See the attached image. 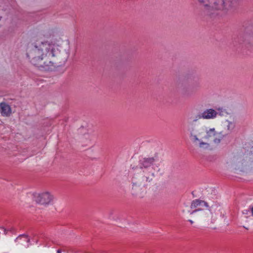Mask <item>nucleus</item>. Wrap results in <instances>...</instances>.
<instances>
[{
    "mask_svg": "<svg viewBox=\"0 0 253 253\" xmlns=\"http://www.w3.org/2000/svg\"><path fill=\"white\" fill-rule=\"evenodd\" d=\"M199 3L210 15H222L227 13L239 2L237 0H198Z\"/></svg>",
    "mask_w": 253,
    "mask_h": 253,
    "instance_id": "obj_2",
    "label": "nucleus"
},
{
    "mask_svg": "<svg viewBox=\"0 0 253 253\" xmlns=\"http://www.w3.org/2000/svg\"><path fill=\"white\" fill-rule=\"evenodd\" d=\"M252 214L253 216V207L251 209Z\"/></svg>",
    "mask_w": 253,
    "mask_h": 253,
    "instance_id": "obj_16",
    "label": "nucleus"
},
{
    "mask_svg": "<svg viewBox=\"0 0 253 253\" xmlns=\"http://www.w3.org/2000/svg\"><path fill=\"white\" fill-rule=\"evenodd\" d=\"M189 137L192 142L201 149H208L210 147L209 142L204 141V131L202 128H196L195 126L189 127Z\"/></svg>",
    "mask_w": 253,
    "mask_h": 253,
    "instance_id": "obj_5",
    "label": "nucleus"
},
{
    "mask_svg": "<svg viewBox=\"0 0 253 253\" xmlns=\"http://www.w3.org/2000/svg\"><path fill=\"white\" fill-rule=\"evenodd\" d=\"M200 115H201V114H198V115H197L195 117V119L193 120V121H194V122H196V121H198V120L201 119V118H198V117L199 116H200Z\"/></svg>",
    "mask_w": 253,
    "mask_h": 253,
    "instance_id": "obj_13",
    "label": "nucleus"
},
{
    "mask_svg": "<svg viewBox=\"0 0 253 253\" xmlns=\"http://www.w3.org/2000/svg\"><path fill=\"white\" fill-rule=\"evenodd\" d=\"M217 113L216 111L212 109H208L205 110L201 115L199 116L198 118H202L203 119H212L216 117Z\"/></svg>",
    "mask_w": 253,
    "mask_h": 253,
    "instance_id": "obj_9",
    "label": "nucleus"
},
{
    "mask_svg": "<svg viewBox=\"0 0 253 253\" xmlns=\"http://www.w3.org/2000/svg\"><path fill=\"white\" fill-rule=\"evenodd\" d=\"M35 198L36 203L44 205L50 204L53 200V196L48 192L38 194Z\"/></svg>",
    "mask_w": 253,
    "mask_h": 253,
    "instance_id": "obj_7",
    "label": "nucleus"
},
{
    "mask_svg": "<svg viewBox=\"0 0 253 253\" xmlns=\"http://www.w3.org/2000/svg\"><path fill=\"white\" fill-rule=\"evenodd\" d=\"M189 221L191 223V224L193 223V221L192 220H189Z\"/></svg>",
    "mask_w": 253,
    "mask_h": 253,
    "instance_id": "obj_18",
    "label": "nucleus"
},
{
    "mask_svg": "<svg viewBox=\"0 0 253 253\" xmlns=\"http://www.w3.org/2000/svg\"><path fill=\"white\" fill-rule=\"evenodd\" d=\"M245 44L248 46L253 47V33L248 36L245 41Z\"/></svg>",
    "mask_w": 253,
    "mask_h": 253,
    "instance_id": "obj_12",
    "label": "nucleus"
},
{
    "mask_svg": "<svg viewBox=\"0 0 253 253\" xmlns=\"http://www.w3.org/2000/svg\"><path fill=\"white\" fill-rule=\"evenodd\" d=\"M16 242L19 245L27 248L29 246L30 239L27 235H21L15 240Z\"/></svg>",
    "mask_w": 253,
    "mask_h": 253,
    "instance_id": "obj_11",
    "label": "nucleus"
},
{
    "mask_svg": "<svg viewBox=\"0 0 253 253\" xmlns=\"http://www.w3.org/2000/svg\"><path fill=\"white\" fill-rule=\"evenodd\" d=\"M248 211H248L246 210V211H245H245H244V212H243V213H246V214H247V213H248Z\"/></svg>",
    "mask_w": 253,
    "mask_h": 253,
    "instance_id": "obj_17",
    "label": "nucleus"
},
{
    "mask_svg": "<svg viewBox=\"0 0 253 253\" xmlns=\"http://www.w3.org/2000/svg\"><path fill=\"white\" fill-rule=\"evenodd\" d=\"M0 112L3 117H9L12 113L11 108L7 103L1 102L0 103Z\"/></svg>",
    "mask_w": 253,
    "mask_h": 253,
    "instance_id": "obj_10",
    "label": "nucleus"
},
{
    "mask_svg": "<svg viewBox=\"0 0 253 253\" xmlns=\"http://www.w3.org/2000/svg\"><path fill=\"white\" fill-rule=\"evenodd\" d=\"M194 81V78L188 75L185 77L184 80L182 83L181 91L184 95H190L191 94V86Z\"/></svg>",
    "mask_w": 253,
    "mask_h": 253,
    "instance_id": "obj_8",
    "label": "nucleus"
},
{
    "mask_svg": "<svg viewBox=\"0 0 253 253\" xmlns=\"http://www.w3.org/2000/svg\"><path fill=\"white\" fill-rule=\"evenodd\" d=\"M57 253H61V250L59 249L57 251Z\"/></svg>",
    "mask_w": 253,
    "mask_h": 253,
    "instance_id": "obj_15",
    "label": "nucleus"
},
{
    "mask_svg": "<svg viewBox=\"0 0 253 253\" xmlns=\"http://www.w3.org/2000/svg\"><path fill=\"white\" fill-rule=\"evenodd\" d=\"M58 49L47 41L36 42L27 49L30 62L40 69L51 71L57 66Z\"/></svg>",
    "mask_w": 253,
    "mask_h": 253,
    "instance_id": "obj_1",
    "label": "nucleus"
},
{
    "mask_svg": "<svg viewBox=\"0 0 253 253\" xmlns=\"http://www.w3.org/2000/svg\"><path fill=\"white\" fill-rule=\"evenodd\" d=\"M250 152L253 154V146H252L251 148V150H250Z\"/></svg>",
    "mask_w": 253,
    "mask_h": 253,
    "instance_id": "obj_14",
    "label": "nucleus"
},
{
    "mask_svg": "<svg viewBox=\"0 0 253 253\" xmlns=\"http://www.w3.org/2000/svg\"><path fill=\"white\" fill-rule=\"evenodd\" d=\"M157 156L152 157H144L140 160L139 166L143 169V180L150 182L154 178L155 169L152 167L156 161Z\"/></svg>",
    "mask_w": 253,
    "mask_h": 253,
    "instance_id": "obj_4",
    "label": "nucleus"
},
{
    "mask_svg": "<svg viewBox=\"0 0 253 253\" xmlns=\"http://www.w3.org/2000/svg\"><path fill=\"white\" fill-rule=\"evenodd\" d=\"M190 208L193 210L191 214L199 212L200 217L205 221L209 227L212 228L211 225L215 222L216 218L213 216L206 202L195 199L191 202Z\"/></svg>",
    "mask_w": 253,
    "mask_h": 253,
    "instance_id": "obj_3",
    "label": "nucleus"
},
{
    "mask_svg": "<svg viewBox=\"0 0 253 253\" xmlns=\"http://www.w3.org/2000/svg\"><path fill=\"white\" fill-rule=\"evenodd\" d=\"M221 131H217L214 128H211L206 130V134L204 138L208 141H212L214 143L219 144L224 137Z\"/></svg>",
    "mask_w": 253,
    "mask_h": 253,
    "instance_id": "obj_6",
    "label": "nucleus"
}]
</instances>
